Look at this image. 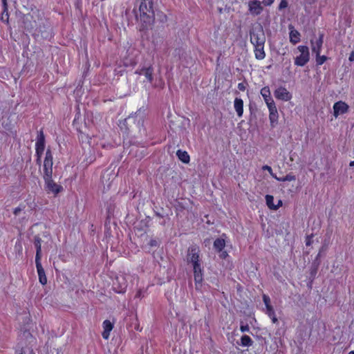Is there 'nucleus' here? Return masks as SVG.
Instances as JSON below:
<instances>
[{"label":"nucleus","mask_w":354,"mask_h":354,"mask_svg":"<svg viewBox=\"0 0 354 354\" xmlns=\"http://www.w3.org/2000/svg\"><path fill=\"white\" fill-rule=\"evenodd\" d=\"M3 5V12L1 15V17H0V19L3 21V22H5L6 24H8V20H9V15H8V3L6 2V6L5 7L4 4H2Z\"/></svg>","instance_id":"c85d7f7f"},{"label":"nucleus","mask_w":354,"mask_h":354,"mask_svg":"<svg viewBox=\"0 0 354 354\" xmlns=\"http://www.w3.org/2000/svg\"><path fill=\"white\" fill-rule=\"evenodd\" d=\"M262 169H263V170H266V171H268L270 173V175H271L274 178H275V179H276L277 176L273 173L272 169V168H271L270 166H268V165H264V166H263Z\"/></svg>","instance_id":"c9c22d12"},{"label":"nucleus","mask_w":354,"mask_h":354,"mask_svg":"<svg viewBox=\"0 0 354 354\" xmlns=\"http://www.w3.org/2000/svg\"><path fill=\"white\" fill-rule=\"evenodd\" d=\"M178 158L183 163L188 164L190 161V156L186 151L178 149L176 151Z\"/></svg>","instance_id":"5701e85b"},{"label":"nucleus","mask_w":354,"mask_h":354,"mask_svg":"<svg viewBox=\"0 0 354 354\" xmlns=\"http://www.w3.org/2000/svg\"><path fill=\"white\" fill-rule=\"evenodd\" d=\"M160 17H162V21H164V19H166V16L161 15Z\"/></svg>","instance_id":"4d7b16f0"},{"label":"nucleus","mask_w":354,"mask_h":354,"mask_svg":"<svg viewBox=\"0 0 354 354\" xmlns=\"http://www.w3.org/2000/svg\"><path fill=\"white\" fill-rule=\"evenodd\" d=\"M254 56L257 59L262 60L266 57L264 50V44H259L254 46Z\"/></svg>","instance_id":"f3484780"},{"label":"nucleus","mask_w":354,"mask_h":354,"mask_svg":"<svg viewBox=\"0 0 354 354\" xmlns=\"http://www.w3.org/2000/svg\"><path fill=\"white\" fill-rule=\"evenodd\" d=\"M265 198L266 205L270 209L277 210L283 205V202L281 200H279L277 201V203L274 204V197L272 195L268 194L265 196Z\"/></svg>","instance_id":"2eb2a0df"},{"label":"nucleus","mask_w":354,"mask_h":354,"mask_svg":"<svg viewBox=\"0 0 354 354\" xmlns=\"http://www.w3.org/2000/svg\"><path fill=\"white\" fill-rule=\"evenodd\" d=\"M274 97L282 101H289L292 99V94L285 88L283 86H280L277 88L274 92Z\"/></svg>","instance_id":"1a4fd4ad"},{"label":"nucleus","mask_w":354,"mask_h":354,"mask_svg":"<svg viewBox=\"0 0 354 354\" xmlns=\"http://www.w3.org/2000/svg\"><path fill=\"white\" fill-rule=\"evenodd\" d=\"M333 115L337 118L339 115L346 113L348 111V105L343 102L339 101L333 105Z\"/></svg>","instance_id":"9b49d317"},{"label":"nucleus","mask_w":354,"mask_h":354,"mask_svg":"<svg viewBox=\"0 0 354 354\" xmlns=\"http://www.w3.org/2000/svg\"><path fill=\"white\" fill-rule=\"evenodd\" d=\"M234 107L237 115L241 118L243 113V101L241 98H235L234 101Z\"/></svg>","instance_id":"412c9836"},{"label":"nucleus","mask_w":354,"mask_h":354,"mask_svg":"<svg viewBox=\"0 0 354 354\" xmlns=\"http://www.w3.org/2000/svg\"><path fill=\"white\" fill-rule=\"evenodd\" d=\"M288 29L290 42L294 45L299 43L301 41V34L291 24L288 26Z\"/></svg>","instance_id":"ddd939ff"},{"label":"nucleus","mask_w":354,"mask_h":354,"mask_svg":"<svg viewBox=\"0 0 354 354\" xmlns=\"http://www.w3.org/2000/svg\"><path fill=\"white\" fill-rule=\"evenodd\" d=\"M21 27L24 29V30H26L29 32L32 31L34 29H36L37 27V21L34 19L33 15L28 13L26 15L21 14Z\"/></svg>","instance_id":"423d86ee"},{"label":"nucleus","mask_w":354,"mask_h":354,"mask_svg":"<svg viewBox=\"0 0 354 354\" xmlns=\"http://www.w3.org/2000/svg\"><path fill=\"white\" fill-rule=\"evenodd\" d=\"M193 271L195 284L196 288H198L201 286V283L203 281V270L201 265L198 264L193 266Z\"/></svg>","instance_id":"f8f14e48"},{"label":"nucleus","mask_w":354,"mask_h":354,"mask_svg":"<svg viewBox=\"0 0 354 354\" xmlns=\"http://www.w3.org/2000/svg\"><path fill=\"white\" fill-rule=\"evenodd\" d=\"M41 242L42 240L39 236L34 237V245L36 248L35 260L41 259Z\"/></svg>","instance_id":"aec40b11"},{"label":"nucleus","mask_w":354,"mask_h":354,"mask_svg":"<svg viewBox=\"0 0 354 354\" xmlns=\"http://www.w3.org/2000/svg\"><path fill=\"white\" fill-rule=\"evenodd\" d=\"M327 59V57L325 55L321 56L319 55H316V62L318 65L323 64Z\"/></svg>","instance_id":"72a5a7b5"},{"label":"nucleus","mask_w":354,"mask_h":354,"mask_svg":"<svg viewBox=\"0 0 354 354\" xmlns=\"http://www.w3.org/2000/svg\"><path fill=\"white\" fill-rule=\"evenodd\" d=\"M117 292H124V290H118V291H117Z\"/></svg>","instance_id":"680f3d73"},{"label":"nucleus","mask_w":354,"mask_h":354,"mask_svg":"<svg viewBox=\"0 0 354 354\" xmlns=\"http://www.w3.org/2000/svg\"><path fill=\"white\" fill-rule=\"evenodd\" d=\"M153 245H155V240L151 239L146 244H143L142 248L146 252L151 254L153 257L155 254V251L152 250Z\"/></svg>","instance_id":"b1692460"},{"label":"nucleus","mask_w":354,"mask_h":354,"mask_svg":"<svg viewBox=\"0 0 354 354\" xmlns=\"http://www.w3.org/2000/svg\"><path fill=\"white\" fill-rule=\"evenodd\" d=\"M53 154L50 149H48L44 161V169L53 168Z\"/></svg>","instance_id":"4be33fe9"},{"label":"nucleus","mask_w":354,"mask_h":354,"mask_svg":"<svg viewBox=\"0 0 354 354\" xmlns=\"http://www.w3.org/2000/svg\"><path fill=\"white\" fill-rule=\"evenodd\" d=\"M45 183V190L48 193H53L55 196L63 192L64 188L62 185L57 184L53 179L47 180Z\"/></svg>","instance_id":"6e6552de"},{"label":"nucleus","mask_w":354,"mask_h":354,"mask_svg":"<svg viewBox=\"0 0 354 354\" xmlns=\"http://www.w3.org/2000/svg\"><path fill=\"white\" fill-rule=\"evenodd\" d=\"M26 206L25 205H19V207H16L14 211H13V214L15 215V216H18L19 214V213L24 210L25 209Z\"/></svg>","instance_id":"e433bc0d"},{"label":"nucleus","mask_w":354,"mask_h":354,"mask_svg":"<svg viewBox=\"0 0 354 354\" xmlns=\"http://www.w3.org/2000/svg\"><path fill=\"white\" fill-rule=\"evenodd\" d=\"M276 180L278 181H281V182L295 181L296 180V177L295 175H293L292 174H288L282 178H279L277 176Z\"/></svg>","instance_id":"7c9ffc66"},{"label":"nucleus","mask_w":354,"mask_h":354,"mask_svg":"<svg viewBox=\"0 0 354 354\" xmlns=\"http://www.w3.org/2000/svg\"><path fill=\"white\" fill-rule=\"evenodd\" d=\"M348 354H354V351H350Z\"/></svg>","instance_id":"13d9d810"},{"label":"nucleus","mask_w":354,"mask_h":354,"mask_svg":"<svg viewBox=\"0 0 354 354\" xmlns=\"http://www.w3.org/2000/svg\"><path fill=\"white\" fill-rule=\"evenodd\" d=\"M134 117L129 116L128 118L124 120V124L127 125L128 123L131 122L132 120H134Z\"/></svg>","instance_id":"a18cd8bd"},{"label":"nucleus","mask_w":354,"mask_h":354,"mask_svg":"<svg viewBox=\"0 0 354 354\" xmlns=\"http://www.w3.org/2000/svg\"><path fill=\"white\" fill-rule=\"evenodd\" d=\"M312 243V236H307L306 240V245H310Z\"/></svg>","instance_id":"49530a36"},{"label":"nucleus","mask_w":354,"mask_h":354,"mask_svg":"<svg viewBox=\"0 0 354 354\" xmlns=\"http://www.w3.org/2000/svg\"><path fill=\"white\" fill-rule=\"evenodd\" d=\"M133 149H137V146L133 145L132 148L129 151V154H131L133 152Z\"/></svg>","instance_id":"3c124183"},{"label":"nucleus","mask_w":354,"mask_h":354,"mask_svg":"<svg viewBox=\"0 0 354 354\" xmlns=\"http://www.w3.org/2000/svg\"><path fill=\"white\" fill-rule=\"evenodd\" d=\"M104 331L102 333V337L107 339L109 337L110 332L113 328V324L106 319L103 322Z\"/></svg>","instance_id":"a211bd4d"},{"label":"nucleus","mask_w":354,"mask_h":354,"mask_svg":"<svg viewBox=\"0 0 354 354\" xmlns=\"http://www.w3.org/2000/svg\"><path fill=\"white\" fill-rule=\"evenodd\" d=\"M288 7V2L286 0H281L279 5V9L282 10L284 8H286Z\"/></svg>","instance_id":"ea45409f"},{"label":"nucleus","mask_w":354,"mask_h":354,"mask_svg":"<svg viewBox=\"0 0 354 354\" xmlns=\"http://www.w3.org/2000/svg\"><path fill=\"white\" fill-rule=\"evenodd\" d=\"M266 308V314L268 315V317L272 316L273 315L275 314L274 308H272V306H268V307H267Z\"/></svg>","instance_id":"58836bf2"},{"label":"nucleus","mask_w":354,"mask_h":354,"mask_svg":"<svg viewBox=\"0 0 354 354\" xmlns=\"http://www.w3.org/2000/svg\"><path fill=\"white\" fill-rule=\"evenodd\" d=\"M139 10L141 21L140 31L143 32V36H145L148 40L154 44L153 24L155 22V11L153 10V0H142L140 5Z\"/></svg>","instance_id":"f257e3e1"},{"label":"nucleus","mask_w":354,"mask_h":354,"mask_svg":"<svg viewBox=\"0 0 354 354\" xmlns=\"http://www.w3.org/2000/svg\"><path fill=\"white\" fill-rule=\"evenodd\" d=\"M36 162H37V164H38V165H41V158H37V160H36Z\"/></svg>","instance_id":"603ef678"},{"label":"nucleus","mask_w":354,"mask_h":354,"mask_svg":"<svg viewBox=\"0 0 354 354\" xmlns=\"http://www.w3.org/2000/svg\"><path fill=\"white\" fill-rule=\"evenodd\" d=\"M322 38H319L317 41L316 45L313 46L312 50L316 55H319L321 53L322 46Z\"/></svg>","instance_id":"c756f323"},{"label":"nucleus","mask_w":354,"mask_h":354,"mask_svg":"<svg viewBox=\"0 0 354 354\" xmlns=\"http://www.w3.org/2000/svg\"><path fill=\"white\" fill-rule=\"evenodd\" d=\"M240 330L243 333L248 332L250 330V327H249V326L248 324L241 325V327H240Z\"/></svg>","instance_id":"37998d69"},{"label":"nucleus","mask_w":354,"mask_h":354,"mask_svg":"<svg viewBox=\"0 0 354 354\" xmlns=\"http://www.w3.org/2000/svg\"><path fill=\"white\" fill-rule=\"evenodd\" d=\"M44 148L36 147V156L37 158H41Z\"/></svg>","instance_id":"a19ab883"},{"label":"nucleus","mask_w":354,"mask_h":354,"mask_svg":"<svg viewBox=\"0 0 354 354\" xmlns=\"http://www.w3.org/2000/svg\"><path fill=\"white\" fill-rule=\"evenodd\" d=\"M274 0H262L261 3L265 6H270L274 3Z\"/></svg>","instance_id":"79ce46f5"},{"label":"nucleus","mask_w":354,"mask_h":354,"mask_svg":"<svg viewBox=\"0 0 354 354\" xmlns=\"http://www.w3.org/2000/svg\"><path fill=\"white\" fill-rule=\"evenodd\" d=\"M129 147H126L124 146V150H125V151H127V150L129 149Z\"/></svg>","instance_id":"bf43d9fd"},{"label":"nucleus","mask_w":354,"mask_h":354,"mask_svg":"<svg viewBox=\"0 0 354 354\" xmlns=\"http://www.w3.org/2000/svg\"><path fill=\"white\" fill-rule=\"evenodd\" d=\"M296 56L294 58V64L297 66H304L310 60V52L308 47L300 45L297 48Z\"/></svg>","instance_id":"20e7f679"},{"label":"nucleus","mask_w":354,"mask_h":354,"mask_svg":"<svg viewBox=\"0 0 354 354\" xmlns=\"http://www.w3.org/2000/svg\"><path fill=\"white\" fill-rule=\"evenodd\" d=\"M250 41L253 46L265 44L266 36L261 26L254 28L250 32Z\"/></svg>","instance_id":"39448f33"},{"label":"nucleus","mask_w":354,"mask_h":354,"mask_svg":"<svg viewBox=\"0 0 354 354\" xmlns=\"http://www.w3.org/2000/svg\"><path fill=\"white\" fill-rule=\"evenodd\" d=\"M269 317L272 319V321L274 324H275L278 322V319H277L275 314L273 315L272 316H270Z\"/></svg>","instance_id":"de8ad7c7"},{"label":"nucleus","mask_w":354,"mask_h":354,"mask_svg":"<svg viewBox=\"0 0 354 354\" xmlns=\"http://www.w3.org/2000/svg\"><path fill=\"white\" fill-rule=\"evenodd\" d=\"M35 34L39 36L40 35L41 37L46 40H50L53 36V28L50 21L47 19L41 18L39 20L38 27L35 29Z\"/></svg>","instance_id":"7ed1b4c3"},{"label":"nucleus","mask_w":354,"mask_h":354,"mask_svg":"<svg viewBox=\"0 0 354 354\" xmlns=\"http://www.w3.org/2000/svg\"><path fill=\"white\" fill-rule=\"evenodd\" d=\"M349 166L350 167H354V160L350 162Z\"/></svg>","instance_id":"5fc2aeb1"},{"label":"nucleus","mask_w":354,"mask_h":354,"mask_svg":"<svg viewBox=\"0 0 354 354\" xmlns=\"http://www.w3.org/2000/svg\"><path fill=\"white\" fill-rule=\"evenodd\" d=\"M187 261L192 263V266L200 263V250L196 246H192L188 248Z\"/></svg>","instance_id":"0eeeda50"},{"label":"nucleus","mask_w":354,"mask_h":354,"mask_svg":"<svg viewBox=\"0 0 354 354\" xmlns=\"http://www.w3.org/2000/svg\"><path fill=\"white\" fill-rule=\"evenodd\" d=\"M111 223V219L109 221H107V225H109Z\"/></svg>","instance_id":"052dcab7"},{"label":"nucleus","mask_w":354,"mask_h":354,"mask_svg":"<svg viewBox=\"0 0 354 354\" xmlns=\"http://www.w3.org/2000/svg\"><path fill=\"white\" fill-rule=\"evenodd\" d=\"M35 264L39 276V281L42 285H46L47 283V278L45 270L41 266V259L35 260Z\"/></svg>","instance_id":"4468645a"},{"label":"nucleus","mask_w":354,"mask_h":354,"mask_svg":"<svg viewBox=\"0 0 354 354\" xmlns=\"http://www.w3.org/2000/svg\"><path fill=\"white\" fill-rule=\"evenodd\" d=\"M36 147L45 148V136L42 130L38 131Z\"/></svg>","instance_id":"393cba45"},{"label":"nucleus","mask_w":354,"mask_h":354,"mask_svg":"<svg viewBox=\"0 0 354 354\" xmlns=\"http://www.w3.org/2000/svg\"><path fill=\"white\" fill-rule=\"evenodd\" d=\"M17 349L16 350V354H26L27 350L29 351L31 353H33V350L27 346H24L21 342L17 344Z\"/></svg>","instance_id":"cd10ccee"},{"label":"nucleus","mask_w":354,"mask_h":354,"mask_svg":"<svg viewBox=\"0 0 354 354\" xmlns=\"http://www.w3.org/2000/svg\"><path fill=\"white\" fill-rule=\"evenodd\" d=\"M281 47L278 48L277 50V53L279 54V55H284L286 54L287 53V50H288V47L287 46H285L283 47V43H281Z\"/></svg>","instance_id":"f704fd0d"},{"label":"nucleus","mask_w":354,"mask_h":354,"mask_svg":"<svg viewBox=\"0 0 354 354\" xmlns=\"http://www.w3.org/2000/svg\"><path fill=\"white\" fill-rule=\"evenodd\" d=\"M2 4H4L5 7L6 6V0H1Z\"/></svg>","instance_id":"6e6d98bb"},{"label":"nucleus","mask_w":354,"mask_h":354,"mask_svg":"<svg viewBox=\"0 0 354 354\" xmlns=\"http://www.w3.org/2000/svg\"><path fill=\"white\" fill-rule=\"evenodd\" d=\"M349 61L351 62H353L354 61V52H351V53L350 54V56H349Z\"/></svg>","instance_id":"8fccbe9b"},{"label":"nucleus","mask_w":354,"mask_h":354,"mask_svg":"<svg viewBox=\"0 0 354 354\" xmlns=\"http://www.w3.org/2000/svg\"><path fill=\"white\" fill-rule=\"evenodd\" d=\"M227 255V252H223L221 254V257L225 258L226 256Z\"/></svg>","instance_id":"864d4df0"},{"label":"nucleus","mask_w":354,"mask_h":354,"mask_svg":"<svg viewBox=\"0 0 354 354\" xmlns=\"http://www.w3.org/2000/svg\"><path fill=\"white\" fill-rule=\"evenodd\" d=\"M253 344L252 339L247 335H243L241 337L240 345L243 347L251 346Z\"/></svg>","instance_id":"a878e982"},{"label":"nucleus","mask_w":354,"mask_h":354,"mask_svg":"<svg viewBox=\"0 0 354 354\" xmlns=\"http://www.w3.org/2000/svg\"><path fill=\"white\" fill-rule=\"evenodd\" d=\"M260 93L268 109L270 124L274 127L278 122L279 114L275 102L271 97L270 88L268 86L263 87L261 89Z\"/></svg>","instance_id":"f03ea898"},{"label":"nucleus","mask_w":354,"mask_h":354,"mask_svg":"<svg viewBox=\"0 0 354 354\" xmlns=\"http://www.w3.org/2000/svg\"><path fill=\"white\" fill-rule=\"evenodd\" d=\"M115 209V204L113 202H109L107 203L106 207V218L105 221V227H107V221L114 218V211Z\"/></svg>","instance_id":"6ab92c4d"},{"label":"nucleus","mask_w":354,"mask_h":354,"mask_svg":"<svg viewBox=\"0 0 354 354\" xmlns=\"http://www.w3.org/2000/svg\"><path fill=\"white\" fill-rule=\"evenodd\" d=\"M263 302L265 304L266 308L271 306L270 305V297L268 295H263Z\"/></svg>","instance_id":"4c0bfd02"},{"label":"nucleus","mask_w":354,"mask_h":354,"mask_svg":"<svg viewBox=\"0 0 354 354\" xmlns=\"http://www.w3.org/2000/svg\"><path fill=\"white\" fill-rule=\"evenodd\" d=\"M149 221H151V218L149 217H147L145 220L141 221L140 223L142 225V227L144 226L148 227L147 223L149 222Z\"/></svg>","instance_id":"c03bdc74"},{"label":"nucleus","mask_w":354,"mask_h":354,"mask_svg":"<svg viewBox=\"0 0 354 354\" xmlns=\"http://www.w3.org/2000/svg\"><path fill=\"white\" fill-rule=\"evenodd\" d=\"M238 88L241 91H244V89H245V86H244L243 84H242V83H239L238 84Z\"/></svg>","instance_id":"09e8293b"},{"label":"nucleus","mask_w":354,"mask_h":354,"mask_svg":"<svg viewBox=\"0 0 354 354\" xmlns=\"http://www.w3.org/2000/svg\"><path fill=\"white\" fill-rule=\"evenodd\" d=\"M263 10V4L258 0H252L248 2V10L252 15H260Z\"/></svg>","instance_id":"9d476101"},{"label":"nucleus","mask_w":354,"mask_h":354,"mask_svg":"<svg viewBox=\"0 0 354 354\" xmlns=\"http://www.w3.org/2000/svg\"><path fill=\"white\" fill-rule=\"evenodd\" d=\"M21 338L25 339L26 340H30L33 339V336L29 330L25 329L21 333Z\"/></svg>","instance_id":"473e14b6"},{"label":"nucleus","mask_w":354,"mask_h":354,"mask_svg":"<svg viewBox=\"0 0 354 354\" xmlns=\"http://www.w3.org/2000/svg\"><path fill=\"white\" fill-rule=\"evenodd\" d=\"M52 175H53V168L44 169L43 177H44V182L49 180L50 179H53Z\"/></svg>","instance_id":"2f4dec72"},{"label":"nucleus","mask_w":354,"mask_h":354,"mask_svg":"<svg viewBox=\"0 0 354 354\" xmlns=\"http://www.w3.org/2000/svg\"><path fill=\"white\" fill-rule=\"evenodd\" d=\"M137 73L140 75H144L150 82H152L153 75V67L152 65H150L148 67H143Z\"/></svg>","instance_id":"dca6fc26"},{"label":"nucleus","mask_w":354,"mask_h":354,"mask_svg":"<svg viewBox=\"0 0 354 354\" xmlns=\"http://www.w3.org/2000/svg\"><path fill=\"white\" fill-rule=\"evenodd\" d=\"M214 247L218 252H221L225 247V241L223 239H217L214 242Z\"/></svg>","instance_id":"bb28decb"}]
</instances>
